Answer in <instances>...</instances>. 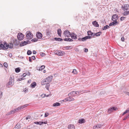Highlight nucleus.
<instances>
[{
    "mask_svg": "<svg viewBox=\"0 0 129 129\" xmlns=\"http://www.w3.org/2000/svg\"><path fill=\"white\" fill-rule=\"evenodd\" d=\"M37 37L38 39H40L42 37V35L40 32H38L36 34Z\"/></svg>",
    "mask_w": 129,
    "mask_h": 129,
    "instance_id": "nucleus-10",
    "label": "nucleus"
},
{
    "mask_svg": "<svg viewBox=\"0 0 129 129\" xmlns=\"http://www.w3.org/2000/svg\"><path fill=\"white\" fill-rule=\"evenodd\" d=\"M129 6V5L128 4L124 5V7H123V9L124 11L128 9Z\"/></svg>",
    "mask_w": 129,
    "mask_h": 129,
    "instance_id": "nucleus-15",
    "label": "nucleus"
},
{
    "mask_svg": "<svg viewBox=\"0 0 129 129\" xmlns=\"http://www.w3.org/2000/svg\"><path fill=\"white\" fill-rule=\"evenodd\" d=\"M15 113V112H14V110H12L8 112L7 113V115H11L12 114H13V113Z\"/></svg>",
    "mask_w": 129,
    "mask_h": 129,
    "instance_id": "nucleus-22",
    "label": "nucleus"
},
{
    "mask_svg": "<svg viewBox=\"0 0 129 129\" xmlns=\"http://www.w3.org/2000/svg\"><path fill=\"white\" fill-rule=\"evenodd\" d=\"M113 111L112 108H111L108 110V112L109 113H110L111 112Z\"/></svg>",
    "mask_w": 129,
    "mask_h": 129,
    "instance_id": "nucleus-39",
    "label": "nucleus"
},
{
    "mask_svg": "<svg viewBox=\"0 0 129 129\" xmlns=\"http://www.w3.org/2000/svg\"><path fill=\"white\" fill-rule=\"evenodd\" d=\"M45 55V54L44 53H42L41 54V55L42 56H43Z\"/></svg>",
    "mask_w": 129,
    "mask_h": 129,
    "instance_id": "nucleus-61",
    "label": "nucleus"
},
{
    "mask_svg": "<svg viewBox=\"0 0 129 129\" xmlns=\"http://www.w3.org/2000/svg\"><path fill=\"white\" fill-rule=\"evenodd\" d=\"M13 82H9V84L8 85H7V87H10V86L9 85L11 86L13 85Z\"/></svg>",
    "mask_w": 129,
    "mask_h": 129,
    "instance_id": "nucleus-23",
    "label": "nucleus"
},
{
    "mask_svg": "<svg viewBox=\"0 0 129 129\" xmlns=\"http://www.w3.org/2000/svg\"><path fill=\"white\" fill-rule=\"evenodd\" d=\"M19 127H18V126H17V124L13 129H18L19 128Z\"/></svg>",
    "mask_w": 129,
    "mask_h": 129,
    "instance_id": "nucleus-51",
    "label": "nucleus"
},
{
    "mask_svg": "<svg viewBox=\"0 0 129 129\" xmlns=\"http://www.w3.org/2000/svg\"><path fill=\"white\" fill-rule=\"evenodd\" d=\"M113 21L112 22L113 25H116V23H117V20H112Z\"/></svg>",
    "mask_w": 129,
    "mask_h": 129,
    "instance_id": "nucleus-27",
    "label": "nucleus"
},
{
    "mask_svg": "<svg viewBox=\"0 0 129 129\" xmlns=\"http://www.w3.org/2000/svg\"><path fill=\"white\" fill-rule=\"evenodd\" d=\"M28 91V89L26 88H25L24 90L23 91L25 92H27Z\"/></svg>",
    "mask_w": 129,
    "mask_h": 129,
    "instance_id": "nucleus-54",
    "label": "nucleus"
},
{
    "mask_svg": "<svg viewBox=\"0 0 129 129\" xmlns=\"http://www.w3.org/2000/svg\"><path fill=\"white\" fill-rule=\"evenodd\" d=\"M73 41L72 39L69 38H67V41L68 42H72Z\"/></svg>",
    "mask_w": 129,
    "mask_h": 129,
    "instance_id": "nucleus-44",
    "label": "nucleus"
},
{
    "mask_svg": "<svg viewBox=\"0 0 129 129\" xmlns=\"http://www.w3.org/2000/svg\"><path fill=\"white\" fill-rule=\"evenodd\" d=\"M102 32H99L95 33V35L96 37H98L100 36Z\"/></svg>",
    "mask_w": 129,
    "mask_h": 129,
    "instance_id": "nucleus-25",
    "label": "nucleus"
},
{
    "mask_svg": "<svg viewBox=\"0 0 129 129\" xmlns=\"http://www.w3.org/2000/svg\"><path fill=\"white\" fill-rule=\"evenodd\" d=\"M32 42H35L38 41V39L37 38H34L31 40Z\"/></svg>",
    "mask_w": 129,
    "mask_h": 129,
    "instance_id": "nucleus-41",
    "label": "nucleus"
},
{
    "mask_svg": "<svg viewBox=\"0 0 129 129\" xmlns=\"http://www.w3.org/2000/svg\"><path fill=\"white\" fill-rule=\"evenodd\" d=\"M22 107H21V106H20L18 108H16V109L17 110V111H18L19 110H20L21 109H22Z\"/></svg>",
    "mask_w": 129,
    "mask_h": 129,
    "instance_id": "nucleus-48",
    "label": "nucleus"
},
{
    "mask_svg": "<svg viewBox=\"0 0 129 129\" xmlns=\"http://www.w3.org/2000/svg\"><path fill=\"white\" fill-rule=\"evenodd\" d=\"M88 35H92L93 34V33H92L91 31L89 30L87 32Z\"/></svg>",
    "mask_w": 129,
    "mask_h": 129,
    "instance_id": "nucleus-29",
    "label": "nucleus"
},
{
    "mask_svg": "<svg viewBox=\"0 0 129 129\" xmlns=\"http://www.w3.org/2000/svg\"><path fill=\"white\" fill-rule=\"evenodd\" d=\"M49 86L50 84H49V83H47V84H46L45 86L47 90H48Z\"/></svg>",
    "mask_w": 129,
    "mask_h": 129,
    "instance_id": "nucleus-32",
    "label": "nucleus"
},
{
    "mask_svg": "<svg viewBox=\"0 0 129 129\" xmlns=\"http://www.w3.org/2000/svg\"><path fill=\"white\" fill-rule=\"evenodd\" d=\"M129 117V114L126 116L123 119V120H124L128 118Z\"/></svg>",
    "mask_w": 129,
    "mask_h": 129,
    "instance_id": "nucleus-53",
    "label": "nucleus"
},
{
    "mask_svg": "<svg viewBox=\"0 0 129 129\" xmlns=\"http://www.w3.org/2000/svg\"><path fill=\"white\" fill-rule=\"evenodd\" d=\"M26 120H28V121H29L30 120H31V117L29 116H28L26 118Z\"/></svg>",
    "mask_w": 129,
    "mask_h": 129,
    "instance_id": "nucleus-36",
    "label": "nucleus"
},
{
    "mask_svg": "<svg viewBox=\"0 0 129 129\" xmlns=\"http://www.w3.org/2000/svg\"><path fill=\"white\" fill-rule=\"evenodd\" d=\"M34 123L37 124H39L40 125H41L43 124H46L47 123V121L43 122V121H39V122H34Z\"/></svg>",
    "mask_w": 129,
    "mask_h": 129,
    "instance_id": "nucleus-7",
    "label": "nucleus"
},
{
    "mask_svg": "<svg viewBox=\"0 0 129 129\" xmlns=\"http://www.w3.org/2000/svg\"><path fill=\"white\" fill-rule=\"evenodd\" d=\"M9 47L10 48H12L13 47V44L12 43H10L8 45Z\"/></svg>",
    "mask_w": 129,
    "mask_h": 129,
    "instance_id": "nucleus-35",
    "label": "nucleus"
},
{
    "mask_svg": "<svg viewBox=\"0 0 129 129\" xmlns=\"http://www.w3.org/2000/svg\"><path fill=\"white\" fill-rule=\"evenodd\" d=\"M17 38L18 40H21L24 38V36L22 33H19L18 34Z\"/></svg>",
    "mask_w": 129,
    "mask_h": 129,
    "instance_id": "nucleus-3",
    "label": "nucleus"
},
{
    "mask_svg": "<svg viewBox=\"0 0 129 129\" xmlns=\"http://www.w3.org/2000/svg\"><path fill=\"white\" fill-rule=\"evenodd\" d=\"M28 105V104H26L23 106H21V107H22V109H23V108L26 107Z\"/></svg>",
    "mask_w": 129,
    "mask_h": 129,
    "instance_id": "nucleus-45",
    "label": "nucleus"
},
{
    "mask_svg": "<svg viewBox=\"0 0 129 129\" xmlns=\"http://www.w3.org/2000/svg\"><path fill=\"white\" fill-rule=\"evenodd\" d=\"M125 17H122L120 18V20L121 21L123 20L125 18Z\"/></svg>",
    "mask_w": 129,
    "mask_h": 129,
    "instance_id": "nucleus-55",
    "label": "nucleus"
},
{
    "mask_svg": "<svg viewBox=\"0 0 129 129\" xmlns=\"http://www.w3.org/2000/svg\"><path fill=\"white\" fill-rule=\"evenodd\" d=\"M92 24L93 25L96 27H98L99 26V25L96 21H93L92 22Z\"/></svg>",
    "mask_w": 129,
    "mask_h": 129,
    "instance_id": "nucleus-12",
    "label": "nucleus"
},
{
    "mask_svg": "<svg viewBox=\"0 0 129 129\" xmlns=\"http://www.w3.org/2000/svg\"><path fill=\"white\" fill-rule=\"evenodd\" d=\"M64 53L63 51H61L60 50L58 51L57 52H56V54L59 56H62L63 55Z\"/></svg>",
    "mask_w": 129,
    "mask_h": 129,
    "instance_id": "nucleus-8",
    "label": "nucleus"
},
{
    "mask_svg": "<svg viewBox=\"0 0 129 129\" xmlns=\"http://www.w3.org/2000/svg\"><path fill=\"white\" fill-rule=\"evenodd\" d=\"M83 92L82 91H72L69 93V95L72 96H75L80 94L82 93Z\"/></svg>",
    "mask_w": 129,
    "mask_h": 129,
    "instance_id": "nucleus-1",
    "label": "nucleus"
},
{
    "mask_svg": "<svg viewBox=\"0 0 129 129\" xmlns=\"http://www.w3.org/2000/svg\"><path fill=\"white\" fill-rule=\"evenodd\" d=\"M31 53H32V52L31 51L29 50L27 52V54L28 55H30Z\"/></svg>",
    "mask_w": 129,
    "mask_h": 129,
    "instance_id": "nucleus-42",
    "label": "nucleus"
},
{
    "mask_svg": "<svg viewBox=\"0 0 129 129\" xmlns=\"http://www.w3.org/2000/svg\"><path fill=\"white\" fill-rule=\"evenodd\" d=\"M53 78V76H50L46 78L45 79L46 81L47 82L49 83L51 81Z\"/></svg>",
    "mask_w": 129,
    "mask_h": 129,
    "instance_id": "nucleus-6",
    "label": "nucleus"
},
{
    "mask_svg": "<svg viewBox=\"0 0 129 129\" xmlns=\"http://www.w3.org/2000/svg\"><path fill=\"white\" fill-rule=\"evenodd\" d=\"M26 75H27V74L26 73H24L23 74L22 76H23V77H25V76H26Z\"/></svg>",
    "mask_w": 129,
    "mask_h": 129,
    "instance_id": "nucleus-60",
    "label": "nucleus"
},
{
    "mask_svg": "<svg viewBox=\"0 0 129 129\" xmlns=\"http://www.w3.org/2000/svg\"><path fill=\"white\" fill-rule=\"evenodd\" d=\"M4 50H6L8 49L9 48V46L8 45H7L6 43H4Z\"/></svg>",
    "mask_w": 129,
    "mask_h": 129,
    "instance_id": "nucleus-17",
    "label": "nucleus"
},
{
    "mask_svg": "<svg viewBox=\"0 0 129 129\" xmlns=\"http://www.w3.org/2000/svg\"><path fill=\"white\" fill-rule=\"evenodd\" d=\"M4 44H1L0 45V47L1 49L4 50Z\"/></svg>",
    "mask_w": 129,
    "mask_h": 129,
    "instance_id": "nucleus-31",
    "label": "nucleus"
},
{
    "mask_svg": "<svg viewBox=\"0 0 129 129\" xmlns=\"http://www.w3.org/2000/svg\"><path fill=\"white\" fill-rule=\"evenodd\" d=\"M22 107H21V106H20L18 108H16V109L17 110V111H18L19 110H20L21 109H22Z\"/></svg>",
    "mask_w": 129,
    "mask_h": 129,
    "instance_id": "nucleus-46",
    "label": "nucleus"
},
{
    "mask_svg": "<svg viewBox=\"0 0 129 129\" xmlns=\"http://www.w3.org/2000/svg\"><path fill=\"white\" fill-rule=\"evenodd\" d=\"M46 95V94H42L41 95V96L42 97V98H44L45 96Z\"/></svg>",
    "mask_w": 129,
    "mask_h": 129,
    "instance_id": "nucleus-56",
    "label": "nucleus"
},
{
    "mask_svg": "<svg viewBox=\"0 0 129 129\" xmlns=\"http://www.w3.org/2000/svg\"><path fill=\"white\" fill-rule=\"evenodd\" d=\"M118 18V16L117 15L115 14L112 16V20H117Z\"/></svg>",
    "mask_w": 129,
    "mask_h": 129,
    "instance_id": "nucleus-9",
    "label": "nucleus"
},
{
    "mask_svg": "<svg viewBox=\"0 0 129 129\" xmlns=\"http://www.w3.org/2000/svg\"><path fill=\"white\" fill-rule=\"evenodd\" d=\"M121 40L122 41H124V38L123 37L121 38Z\"/></svg>",
    "mask_w": 129,
    "mask_h": 129,
    "instance_id": "nucleus-64",
    "label": "nucleus"
},
{
    "mask_svg": "<svg viewBox=\"0 0 129 129\" xmlns=\"http://www.w3.org/2000/svg\"><path fill=\"white\" fill-rule=\"evenodd\" d=\"M48 83L46 81V79H45L43 80L41 82V84L42 85H45L47 83Z\"/></svg>",
    "mask_w": 129,
    "mask_h": 129,
    "instance_id": "nucleus-16",
    "label": "nucleus"
},
{
    "mask_svg": "<svg viewBox=\"0 0 129 129\" xmlns=\"http://www.w3.org/2000/svg\"><path fill=\"white\" fill-rule=\"evenodd\" d=\"M129 112V108H128L123 113L122 115H123L124 114H125Z\"/></svg>",
    "mask_w": 129,
    "mask_h": 129,
    "instance_id": "nucleus-28",
    "label": "nucleus"
},
{
    "mask_svg": "<svg viewBox=\"0 0 129 129\" xmlns=\"http://www.w3.org/2000/svg\"><path fill=\"white\" fill-rule=\"evenodd\" d=\"M55 40L58 41H63V39L60 38H54Z\"/></svg>",
    "mask_w": 129,
    "mask_h": 129,
    "instance_id": "nucleus-18",
    "label": "nucleus"
},
{
    "mask_svg": "<svg viewBox=\"0 0 129 129\" xmlns=\"http://www.w3.org/2000/svg\"><path fill=\"white\" fill-rule=\"evenodd\" d=\"M69 129H75L74 126L73 124H69L68 126Z\"/></svg>",
    "mask_w": 129,
    "mask_h": 129,
    "instance_id": "nucleus-13",
    "label": "nucleus"
},
{
    "mask_svg": "<svg viewBox=\"0 0 129 129\" xmlns=\"http://www.w3.org/2000/svg\"><path fill=\"white\" fill-rule=\"evenodd\" d=\"M74 100V99L72 97H69L63 100V101L66 102L67 101H71Z\"/></svg>",
    "mask_w": 129,
    "mask_h": 129,
    "instance_id": "nucleus-5",
    "label": "nucleus"
},
{
    "mask_svg": "<svg viewBox=\"0 0 129 129\" xmlns=\"http://www.w3.org/2000/svg\"><path fill=\"white\" fill-rule=\"evenodd\" d=\"M22 107H21V106H20L18 108H16V109L17 110V111H18L19 110H20L21 109H22Z\"/></svg>",
    "mask_w": 129,
    "mask_h": 129,
    "instance_id": "nucleus-47",
    "label": "nucleus"
},
{
    "mask_svg": "<svg viewBox=\"0 0 129 129\" xmlns=\"http://www.w3.org/2000/svg\"><path fill=\"white\" fill-rule=\"evenodd\" d=\"M84 51L85 52H88V49H87L84 48Z\"/></svg>",
    "mask_w": 129,
    "mask_h": 129,
    "instance_id": "nucleus-59",
    "label": "nucleus"
},
{
    "mask_svg": "<svg viewBox=\"0 0 129 129\" xmlns=\"http://www.w3.org/2000/svg\"><path fill=\"white\" fill-rule=\"evenodd\" d=\"M26 33V37L27 39L30 40L33 38V34L30 32H27Z\"/></svg>",
    "mask_w": 129,
    "mask_h": 129,
    "instance_id": "nucleus-2",
    "label": "nucleus"
},
{
    "mask_svg": "<svg viewBox=\"0 0 129 129\" xmlns=\"http://www.w3.org/2000/svg\"><path fill=\"white\" fill-rule=\"evenodd\" d=\"M29 42L28 41H24L22 42H21L20 44V46H24L26 45L28 43V42Z\"/></svg>",
    "mask_w": 129,
    "mask_h": 129,
    "instance_id": "nucleus-11",
    "label": "nucleus"
},
{
    "mask_svg": "<svg viewBox=\"0 0 129 129\" xmlns=\"http://www.w3.org/2000/svg\"><path fill=\"white\" fill-rule=\"evenodd\" d=\"M77 35L75 34L74 33H72V34L71 35V37L72 39H77Z\"/></svg>",
    "mask_w": 129,
    "mask_h": 129,
    "instance_id": "nucleus-14",
    "label": "nucleus"
},
{
    "mask_svg": "<svg viewBox=\"0 0 129 129\" xmlns=\"http://www.w3.org/2000/svg\"><path fill=\"white\" fill-rule=\"evenodd\" d=\"M2 92L1 93H0V99L2 97Z\"/></svg>",
    "mask_w": 129,
    "mask_h": 129,
    "instance_id": "nucleus-63",
    "label": "nucleus"
},
{
    "mask_svg": "<svg viewBox=\"0 0 129 129\" xmlns=\"http://www.w3.org/2000/svg\"><path fill=\"white\" fill-rule=\"evenodd\" d=\"M86 37L82 38H81V41H86Z\"/></svg>",
    "mask_w": 129,
    "mask_h": 129,
    "instance_id": "nucleus-37",
    "label": "nucleus"
},
{
    "mask_svg": "<svg viewBox=\"0 0 129 129\" xmlns=\"http://www.w3.org/2000/svg\"><path fill=\"white\" fill-rule=\"evenodd\" d=\"M31 58L33 60H35L36 59L35 56H32Z\"/></svg>",
    "mask_w": 129,
    "mask_h": 129,
    "instance_id": "nucleus-58",
    "label": "nucleus"
},
{
    "mask_svg": "<svg viewBox=\"0 0 129 129\" xmlns=\"http://www.w3.org/2000/svg\"><path fill=\"white\" fill-rule=\"evenodd\" d=\"M4 66L6 68H7L8 66V64L7 62H5L4 63Z\"/></svg>",
    "mask_w": 129,
    "mask_h": 129,
    "instance_id": "nucleus-43",
    "label": "nucleus"
},
{
    "mask_svg": "<svg viewBox=\"0 0 129 129\" xmlns=\"http://www.w3.org/2000/svg\"><path fill=\"white\" fill-rule=\"evenodd\" d=\"M109 28V27L108 25H106L102 28L103 30H105Z\"/></svg>",
    "mask_w": 129,
    "mask_h": 129,
    "instance_id": "nucleus-26",
    "label": "nucleus"
},
{
    "mask_svg": "<svg viewBox=\"0 0 129 129\" xmlns=\"http://www.w3.org/2000/svg\"><path fill=\"white\" fill-rule=\"evenodd\" d=\"M45 68V66L44 65L42 66L39 68V70H40L44 69Z\"/></svg>",
    "mask_w": 129,
    "mask_h": 129,
    "instance_id": "nucleus-34",
    "label": "nucleus"
},
{
    "mask_svg": "<svg viewBox=\"0 0 129 129\" xmlns=\"http://www.w3.org/2000/svg\"><path fill=\"white\" fill-rule=\"evenodd\" d=\"M57 33L58 35L60 37L61 36V30L60 29H58L57 30Z\"/></svg>",
    "mask_w": 129,
    "mask_h": 129,
    "instance_id": "nucleus-19",
    "label": "nucleus"
},
{
    "mask_svg": "<svg viewBox=\"0 0 129 129\" xmlns=\"http://www.w3.org/2000/svg\"><path fill=\"white\" fill-rule=\"evenodd\" d=\"M20 71V70L19 68H17L15 69V71L16 73L19 72Z\"/></svg>",
    "mask_w": 129,
    "mask_h": 129,
    "instance_id": "nucleus-30",
    "label": "nucleus"
},
{
    "mask_svg": "<svg viewBox=\"0 0 129 129\" xmlns=\"http://www.w3.org/2000/svg\"><path fill=\"white\" fill-rule=\"evenodd\" d=\"M29 61L30 62H31V61H32V60H31V58L30 57H29Z\"/></svg>",
    "mask_w": 129,
    "mask_h": 129,
    "instance_id": "nucleus-62",
    "label": "nucleus"
},
{
    "mask_svg": "<svg viewBox=\"0 0 129 129\" xmlns=\"http://www.w3.org/2000/svg\"><path fill=\"white\" fill-rule=\"evenodd\" d=\"M36 85V83L35 82H34L31 84L30 86L34 88Z\"/></svg>",
    "mask_w": 129,
    "mask_h": 129,
    "instance_id": "nucleus-20",
    "label": "nucleus"
},
{
    "mask_svg": "<svg viewBox=\"0 0 129 129\" xmlns=\"http://www.w3.org/2000/svg\"><path fill=\"white\" fill-rule=\"evenodd\" d=\"M49 115V114L48 113H45V117H47Z\"/></svg>",
    "mask_w": 129,
    "mask_h": 129,
    "instance_id": "nucleus-52",
    "label": "nucleus"
},
{
    "mask_svg": "<svg viewBox=\"0 0 129 129\" xmlns=\"http://www.w3.org/2000/svg\"><path fill=\"white\" fill-rule=\"evenodd\" d=\"M85 120L84 119H82L79 120L78 122L80 123L81 124L84 122Z\"/></svg>",
    "mask_w": 129,
    "mask_h": 129,
    "instance_id": "nucleus-24",
    "label": "nucleus"
},
{
    "mask_svg": "<svg viewBox=\"0 0 129 129\" xmlns=\"http://www.w3.org/2000/svg\"><path fill=\"white\" fill-rule=\"evenodd\" d=\"M60 105V104L56 102L53 104V106L54 107L57 106H59Z\"/></svg>",
    "mask_w": 129,
    "mask_h": 129,
    "instance_id": "nucleus-21",
    "label": "nucleus"
},
{
    "mask_svg": "<svg viewBox=\"0 0 129 129\" xmlns=\"http://www.w3.org/2000/svg\"><path fill=\"white\" fill-rule=\"evenodd\" d=\"M72 73L74 74H76L77 73V72L76 71V70L75 69H74L73 70L72 72Z\"/></svg>",
    "mask_w": 129,
    "mask_h": 129,
    "instance_id": "nucleus-38",
    "label": "nucleus"
},
{
    "mask_svg": "<svg viewBox=\"0 0 129 129\" xmlns=\"http://www.w3.org/2000/svg\"><path fill=\"white\" fill-rule=\"evenodd\" d=\"M101 126V125H98L96 126H93V128H95L96 127L100 128Z\"/></svg>",
    "mask_w": 129,
    "mask_h": 129,
    "instance_id": "nucleus-33",
    "label": "nucleus"
},
{
    "mask_svg": "<svg viewBox=\"0 0 129 129\" xmlns=\"http://www.w3.org/2000/svg\"><path fill=\"white\" fill-rule=\"evenodd\" d=\"M86 39H90L92 37L91 36H86Z\"/></svg>",
    "mask_w": 129,
    "mask_h": 129,
    "instance_id": "nucleus-49",
    "label": "nucleus"
},
{
    "mask_svg": "<svg viewBox=\"0 0 129 129\" xmlns=\"http://www.w3.org/2000/svg\"><path fill=\"white\" fill-rule=\"evenodd\" d=\"M64 35L65 37H69L71 36V33L68 30H67L64 31Z\"/></svg>",
    "mask_w": 129,
    "mask_h": 129,
    "instance_id": "nucleus-4",
    "label": "nucleus"
},
{
    "mask_svg": "<svg viewBox=\"0 0 129 129\" xmlns=\"http://www.w3.org/2000/svg\"><path fill=\"white\" fill-rule=\"evenodd\" d=\"M10 82H13V80L12 79V78L11 77H10Z\"/></svg>",
    "mask_w": 129,
    "mask_h": 129,
    "instance_id": "nucleus-57",
    "label": "nucleus"
},
{
    "mask_svg": "<svg viewBox=\"0 0 129 129\" xmlns=\"http://www.w3.org/2000/svg\"><path fill=\"white\" fill-rule=\"evenodd\" d=\"M111 108L113 111H116L117 110V108L115 107H111Z\"/></svg>",
    "mask_w": 129,
    "mask_h": 129,
    "instance_id": "nucleus-40",
    "label": "nucleus"
},
{
    "mask_svg": "<svg viewBox=\"0 0 129 129\" xmlns=\"http://www.w3.org/2000/svg\"><path fill=\"white\" fill-rule=\"evenodd\" d=\"M24 79H23V78H18L17 79V81H20L22 80H23Z\"/></svg>",
    "mask_w": 129,
    "mask_h": 129,
    "instance_id": "nucleus-50",
    "label": "nucleus"
}]
</instances>
